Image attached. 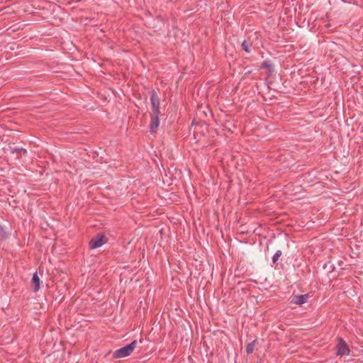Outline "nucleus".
I'll list each match as a JSON object with an SVG mask.
<instances>
[{
	"label": "nucleus",
	"mask_w": 363,
	"mask_h": 363,
	"mask_svg": "<svg viewBox=\"0 0 363 363\" xmlns=\"http://www.w3.org/2000/svg\"><path fill=\"white\" fill-rule=\"evenodd\" d=\"M136 345L137 341H132L130 344L116 350L113 354V357L115 359H120L129 356L133 352Z\"/></svg>",
	"instance_id": "obj_1"
},
{
	"label": "nucleus",
	"mask_w": 363,
	"mask_h": 363,
	"mask_svg": "<svg viewBox=\"0 0 363 363\" xmlns=\"http://www.w3.org/2000/svg\"><path fill=\"white\" fill-rule=\"evenodd\" d=\"M32 282L35 285L34 291H38L40 289V281L37 272L34 273L32 278Z\"/></svg>",
	"instance_id": "obj_7"
},
{
	"label": "nucleus",
	"mask_w": 363,
	"mask_h": 363,
	"mask_svg": "<svg viewBox=\"0 0 363 363\" xmlns=\"http://www.w3.org/2000/svg\"><path fill=\"white\" fill-rule=\"evenodd\" d=\"M150 102H151L152 113L156 114V115H160V99L157 96V94L155 90L152 91V92H151Z\"/></svg>",
	"instance_id": "obj_3"
},
{
	"label": "nucleus",
	"mask_w": 363,
	"mask_h": 363,
	"mask_svg": "<svg viewBox=\"0 0 363 363\" xmlns=\"http://www.w3.org/2000/svg\"><path fill=\"white\" fill-rule=\"evenodd\" d=\"M12 152L14 153V152H16V153H23V154H26V150L23 149V148H13L12 149Z\"/></svg>",
	"instance_id": "obj_13"
},
{
	"label": "nucleus",
	"mask_w": 363,
	"mask_h": 363,
	"mask_svg": "<svg viewBox=\"0 0 363 363\" xmlns=\"http://www.w3.org/2000/svg\"><path fill=\"white\" fill-rule=\"evenodd\" d=\"M8 234L4 228L0 225V240H4L7 238Z\"/></svg>",
	"instance_id": "obj_9"
},
{
	"label": "nucleus",
	"mask_w": 363,
	"mask_h": 363,
	"mask_svg": "<svg viewBox=\"0 0 363 363\" xmlns=\"http://www.w3.org/2000/svg\"><path fill=\"white\" fill-rule=\"evenodd\" d=\"M350 353V350L345 342V341L341 338H338V342L336 346V354L337 356H346L349 355Z\"/></svg>",
	"instance_id": "obj_2"
},
{
	"label": "nucleus",
	"mask_w": 363,
	"mask_h": 363,
	"mask_svg": "<svg viewBox=\"0 0 363 363\" xmlns=\"http://www.w3.org/2000/svg\"><path fill=\"white\" fill-rule=\"evenodd\" d=\"M255 345H256V340H253L252 342L249 343L246 347V352L247 354H252L254 351Z\"/></svg>",
	"instance_id": "obj_8"
},
{
	"label": "nucleus",
	"mask_w": 363,
	"mask_h": 363,
	"mask_svg": "<svg viewBox=\"0 0 363 363\" xmlns=\"http://www.w3.org/2000/svg\"><path fill=\"white\" fill-rule=\"evenodd\" d=\"M160 115L153 114L151 116V121L150 123V131L153 133H155L157 128L159 126L160 123V119H159Z\"/></svg>",
	"instance_id": "obj_5"
},
{
	"label": "nucleus",
	"mask_w": 363,
	"mask_h": 363,
	"mask_svg": "<svg viewBox=\"0 0 363 363\" xmlns=\"http://www.w3.org/2000/svg\"><path fill=\"white\" fill-rule=\"evenodd\" d=\"M262 68H267V69H269V70L270 71L271 68H272V64L270 63L269 61L268 60H265L262 63V66H261Z\"/></svg>",
	"instance_id": "obj_11"
},
{
	"label": "nucleus",
	"mask_w": 363,
	"mask_h": 363,
	"mask_svg": "<svg viewBox=\"0 0 363 363\" xmlns=\"http://www.w3.org/2000/svg\"><path fill=\"white\" fill-rule=\"evenodd\" d=\"M281 254H282V253H281V250H277V251L274 253V255H273V257H272V262H273V263H276V262L278 261V259H279V258L281 257Z\"/></svg>",
	"instance_id": "obj_10"
},
{
	"label": "nucleus",
	"mask_w": 363,
	"mask_h": 363,
	"mask_svg": "<svg viewBox=\"0 0 363 363\" xmlns=\"http://www.w3.org/2000/svg\"><path fill=\"white\" fill-rule=\"evenodd\" d=\"M105 243V240L103 236H99L95 238H92L89 241V247L91 249H96L101 247Z\"/></svg>",
	"instance_id": "obj_4"
},
{
	"label": "nucleus",
	"mask_w": 363,
	"mask_h": 363,
	"mask_svg": "<svg viewBox=\"0 0 363 363\" xmlns=\"http://www.w3.org/2000/svg\"><path fill=\"white\" fill-rule=\"evenodd\" d=\"M242 49L247 53L250 52V45L244 40L242 43Z\"/></svg>",
	"instance_id": "obj_12"
},
{
	"label": "nucleus",
	"mask_w": 363,
	"mask_h": 363,
	"mask_svg": "<svg viewBox=\"0 0 363 363\" xmlns=\"http://www.w3.org/2000/svg\"><path fill=\"white\" fill-rule=\"evenodd\" d=\"M308 298V294L295 295L292 297L291 303L297 304V305H302L307 301Z\"/></svg>",
	"instance_id": "obj_6"
}]
</instances>
